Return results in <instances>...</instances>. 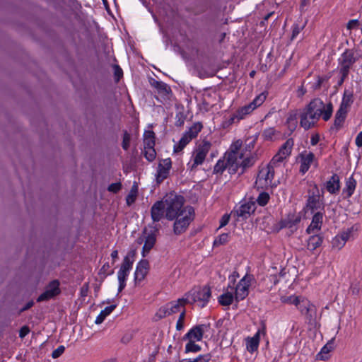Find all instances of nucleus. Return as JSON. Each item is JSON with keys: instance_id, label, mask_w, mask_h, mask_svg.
Here are the masks:
<instances>
[{"instance_id": "f257e3e1", "label": "nucleus", "mask_w": 362, "mask_h": 362, "mask_svg": "<svg viewBox=\"0 0 362 362\" xmlns=\"http://www.w3.org/2000/svg\"><path fill=\"white\" fill-rule=\"evenodd\" d=\"M333 105L331 103L327 105L320 98H315L303 109L300 115V125L305 130L313 128L320 117L328 121L332 115Z\"/></svg>"}, {"instance_id": "f03ea898", "label": "nucleus", "mask_w": 362, "mask_h": 362, "mask_svg": "<svg viewBox=\"0 0 362 362\" xmlns=\"http://www.w3.org/2000/svg\"><path fill=\"white\" fill-rule=\"evenodd\" d=\"M238 155L235 152H228L223 159H219L214 167V173L221 175L226 169L231 175L238 171Z\"/></svg>"}, {"instance_id": "7ed1b4c3", "label": "nucleus", "mask_w": 362, "mask_h": 362, "mask_svg": "<svg viewBox=\"0 0 362 362\" xmlns=\"http://www.w3.org/2000/svg\"><path fill=\"white\" fill-rule=\"evenodd\" d=\"M166 214L165 217L168 220H174L175 218L187 213V207L183 208L184 199L182 196H174L173 198L165 200Z\"/></svg>"}, {"instance_id": "20e7f679", "label": "nucleus", "mask_w": 362, "mask_h": 362, "mask_svg": "<svg viewBox=\"0 0 362 362\" xmlns=\"http://www.w3.org/2000/svg\"><path fill=\"white\" fill-rule=\"evenodd\" d=\"M211 296V291L209 286H204L198 289L191 291L185 295L187 304L197 303L200 308H204L209 303Z\"/></svg>"}, {"instance_id": "39448f33", "label": "nucleus", "mask_w": 362, "mask_h": 362, "mask_svg": "<svg viewBox=\"0 0 362 362\" xmlns=\"http://www.w3.org/2000/svg\"><path fill=\"white\" fill-rule=\"evenodd\" d=\"M310 188L308 190V198L306 200L305 207L311 212L317 209H324L325 203L323 194H320V189L317 184L310 185Z\"/></svg>"}, {"instance_id": "423d86ee", "label": "nucleus", "mask_w": 362, "mask_h": 362, "mask_svg": "<svg viewBox=\"0 0 362 362\" xmlns=\"http://www.w3.org/2000/svg\"><path fill=\"white\" fill-rule=\"evenodd\" d=\"M361 57L360 52L354 49H346L339 59V72L349 74L352 66Z\"/></svg>"}, {"instance_id": "0eeeda50", "label": "nucleus", "mask_w": 362, "mask_h": 362, "mask_svg": "<svg viewBox=\"0 0 362 362\" xmlns=\"http://www.w3.org/2000/svg\"><path fill=\"white\" fill-rule=\"evenodd\" d=\"M187 304L185 298H179L177 300L170 301L165 305L160 307L156 314L158 319H162L166 316L171 315L175 313H180L185 305Z\"/></svg>"}, {"instance_id": "6e6552de", "label": "nucleus", "mask_w": 362, "mask_h": 362, "mask_svg": "<svg viewBox=\"0 0 362 362\" xmlns=\"http://www.w3.org/2000/svg\"><path fill=\"white\" fill-rule=\"evenodd\" d=\"M194 209L192 206H187V213L182 217L175 218L173 231L176 235H180L185 232L189 226L190 222L193 220Z\"/></svg>"}, {"instance_id": "1a4fd4ad", "label": "nucleus", "mask_w": 362, "mask_h": 362, "mask_svg": "<svg viewBox=\"0 0 362 362\" xmlns=\"http://www.w3.org/2000/svg\"><path fill=\"white\" fill-rule=\"evenodd\" d=\"M255 209V201L252 198L249 202L240 204L238 208L233 210L231 214L237 218V221H239L240 218L243 221L249 218Z\"/></svg>"}, {"instance_id": "9d476101", "label": "nucleus", "mask_w": 362, "mask_h": 362, "mask_svg": "<svg viewBox=\"0 0 362 362\" xmlns=\"http://www.w3.org/2000/svg\"><path fill=\"white\" fill-rule=\"evenodd\" d=\"M211 147L210 141L204 140L197 148L194 157L193 163L190 166L191 170L196 168L198 165H202Z\"/></svg>"}, {"instance_id": "9b49d317", "label": "nucleus", "mask_w": 362, "mask_h": 362, "mask_svg": "<svg viewBox=\"0 0 362 362\" xmlns=\"http://www.w3.org/2000/svg\"><path fill=\"white\" fill-rule=\"evenodd\" d=\"M59 286L60 283L57 279L50 281L46 286L45 291L37 297V302L47 301L59 295L61 293Z\"/></svg>"}, {"instance_id": "f8f14e48", "label": "nucleus", "mask_w": 362, "mask_h": 362, "mask_svg": "<svg viewBox=\"0 0 362 362\" xmlns=\"http://www.w3.org/2000/svg\"><path fill=\"white\" fill-rule=\"evenodd\" d=\"M210 328V324L195 325L183 337V340L199 341L202 339L204 333L208 332Z\"/></svg>"}, {"instance_id": "ddd939ff", "label": "nucleus", "mask_w": 362, "mask_h": 362, "mask_svg": "<svg viewBox=\"0 0 362 362\" xmlns=\"http://www.w3.org/2000/svg\"><path fill=\"white\" fill-rule=\"evenodd\" d=\"M267 96L264 93H262L249 104L244 105L239 108L238 111V116L239 118H244V117L251 113L257 107L260 106L265 100Z\"/></svg>"}, {"instance_id": "4468645a", "label": "nucleus", "mask_w": 362, "mask_h": 362, "mask_svg": "<svg viewBox=\"0 0 362 362\" xmlns=\"http://www.w3.org/2000/svg\"><path fill=\"white\" fill-rule=\"evenodd\" d=\"M251 284V277L245 276L237 284L235 292V300L236 302L244 300L249 294V288Z\"/></svg>"}, {"instance_id": "2eb2a0df", "label": "nucleus", "mask_w": 362, "mask_h": 362, "mask_svg": "<svg viewBox=\"0 0 362 362\" xmlns=\"http://www.w3.org/2000/svg\"><path fill=\"white\" fill-rule=\"evenodd\" d=\"M171 168L172 161L170 158H165L160 160L156 174V180L158 185H160L164 181V180L168 177Z\"/></svg>"}, {"instance_id": "dca6fc26", "label": "nucleus", "mask_w": 362, "mask_h": 362, "mask_svg": "<svg viewBox=\"0 0 362 362\" xmlns=\"http://www.w3.org/2000/svg\"><path fill=\"white\" fill-rule=\"evenodd\" d=\"M294 141L293 139H287L279 148L278 152L273 156V164L283 162L291 153Z\"/></svg>"}, {"instance_id": "f3484780", "label": "nucleus", "mask_w": 362, "mask_h": 362, "mask_svg": "<svg viewBox=\"0 0 362 362\" xmlns=\"http://www.w3.org/2000/svg\"><path fill=\"white\" fill-rule=\"evenodd\" d=\"M272 160L268 163L267 168L259 170L255 182L258 188L263 189L272 186V180L269 178Z\"/></svg>"}, {"instance_id": "a211bd4d", "label": "nucleus", "mask_w": 362, "mask_h": 362, "mask_svg": "<svg viewBox=\"0 0 362 362\" xmlns=\"http://www.w3.org/2000/svg\"><path fill=\"white\" fill-rule=\"evenodd\" d=\"M301 221V216L299 214H290L288 216L281 220L279 223V229L288 228L291 233L297 230L298 225Z\"/></svg>"}, {"instance_id": "6ab92c4d", "label": "nucleus", "mask_w": 362, "mask_h": 362, "mask_svg": "<svg viewBox=\"0 0 362 362\" xmlns=\"http://www.w3.org/2000/svg\"><path fill=\"white\" fill-rule=\"evenodd\" d=\"M132 267L126 260L125 263H122L119 270L117 272V279L119 281L118 293L122 291L126 286V281Z\"/></svg>"}, {"instance_id": "aec40b11", "label": "nucleus", "mask_w": 362, "mask_h": 362, "mask_svg": "<svg viewBox=\"0 0 362 362\" xmlns=\"http://www.w3.org/2000/svg\"><path fill=\"white\" fill-rule=\"evenodd\" d=\"M148 269L149 262L147 259H141L138 262L134 272V281L136 284H139L145 279Z\"/></svg>"}, {"instance_id": "412c9836", "label": "nucleus", "mask_w": 362, "mask_h": 362, "mask_svg": "<svg viewBox=\"0 0 362 362\" xmlns=\"http://www.w3.org/2000/svg\"><path fill=\"white\" fill-rule=\"evenodd\" d=\"M165 204L163 201L156 202L151 209V216L153 222L160 221L166 213Z\"/></svg>"}, {"instance_id": "4be33fe9", "label": "nucleus", "mask_w": 362, "mask_h": 362, "mask_svg": "<svg viewBox=\"0 0 362 362\" xmlns=\"http://www.w3.org/2000/svg\"><path fill=\"white\" fill-rule=\"evenodd\" d=\"M324 213L322 211L316 212L310 224L306 229V233L310 234L314 233L315 230H320L322 228L323 222Z\"/></svg>"}, {"instance_id": "5701e85b", "label": "nucleus", "mask_w": 362, "mask_h": 362, "mask_svg": "<svg viewBox=\"0 0 362 362\" xmlns=\"http://www.w3.org/2000/svg\"><path fill=\"white\" fill-rule=\"evenodd\" d=\"M158 229H155L147 235L145 238L144 245L142 249V256L146 257L147 254L153 247L156 242V233Z\"/></svg>"}, {"instance_id": "b1692460", "label": "nucleus", "mask_w": 362, "mask_h": 362, "mask_svg": "<svg viewBox=\"0 0 362 362\" xmlns=\"http://www.w3.org/2000/svg\"><path fill=\"white\" fill-rule=\"evenodd\" d=\"M325 185L326 189L330 194H334L338 193L340 189V180L338 175H332L329 180L325 182Z\"/></svg>"}, {"instance_id": "393cba45", "label": "nucleus", "mask_w": 362, "mask_h": 362, "mask_svg": "<svg viewBox=\"0 0 362 362\" xmlns=\"http://www.w3.org/2000/svg\"><path fill=\"white\" fill-rule=\"evenodd\" d=\"M300 173L304 175L310 168L311 163L313 162L315 155L312 152L307 154L300 155Z\"/></svg>"}, {"instance_id": "a878e982", "label": "nucleus", "mask_w": 362, "mask_h": 362, "mask_svg": "<svg viewBox=\"0 0 362 362\" xmlns=\"http://www.w3.org/2000/svg\"><path fill=\"white\" fill-rule=\"evenodd\" d=\"M255 162V158L252 156H246L243 155V158L240 160L238 159V171L237 173L239 175H242L245 173V171L252 167Z\"/></svg>"}, {"instance_id": "bb28decb", "label": "nucleus", "mask_w": 362, "mask_h": 362, "mask_svg": "<svg viewBox=\"0 0 362 362\" xmlns=\"http://www.w3.org/2000/svg\"><path fill=\"white\" fill-rule=\"evenodd\" d=\"M334 339H332L329 341L320 350V351L317 354L316 358L321 361H326L329 358V353L334 348Z\"/></svg>"}, {"instance_id": "cd10ccee", "label": "nucleus", "mask_w": 362, "mask_h": 362, "mask_svg": "<svg viewBox=\"0 0 362 362\" xmlns=\"http://www.w3.org/2000/svg\"><path fill=\"white\" fill-rule=\"evenodd\" d=\"M348 110H344L342 108H339V110L337 111L334 117V125L332 129L335 128L336 130L340 129L343 124L345 121V119L346 117Z\"/></svg>"}, {"instance_id": "c85d7f7f", "label": "nucleus", "mask_w": 362, "mask_h": 362, "mask_svg": "<svg viewBox=\"0 0 362 362\" xmlns=\"http://www.w3.org/2000/svg\"><path fill=\"white\" fill-rule=\"evenodd\" d=\"M260 330H259L252 337H247L246 339V348L247 350L253 353L257 351L259 342Z\"/></svg>"}, {"instance_id": "c756f323", "label": "nucleus", "mask_w": 362, "mask_h": 362, "mask_svg": "<svg viewBox=\"0 0 362 362\" xmlns=\"http://www.w3.org/2000/svg\"><path fill=\"white\" fill-rule=\"evenodd\" d=\"M323 239V236L320 234L311 235L308 240L307 248L310 251H314L321 246Z\"/></svg>"}, {"instance_id": "7c9ffc66", "label": "nucleus", "mask_w": 362, "mask_h": 362, "mask_svg": "<svg viewBox=\"0 0 362 362\" xmlns=\"http://www.w3.org/2000/svg\"><path fill=\"white\" fill-rule=\"evenodd\" d=\"M356 184V180L354 179L353 175L346 180L345 187L343 189V194H346L345 198H349L353 195Z\"/></svg>"}, {"instance_id": "2f4dec72", "label": "nucleus", "mask_w": 362, "mask_h": 362, "mask_svg": "<svg viewBox=\"0 0 362 362\" xmlns=\"http://www.w3.org/2000/svg\"><path fill=\"white\" fill-rule=\"evenodd\" d=\"M354 102L353 91L345 90L339 108L348 110Z\"/></svg>"}, {"instance_id": "473e14b6", "label": "nucleus", "mask_w": 362, "mask_h": 362, "mask_svg": "<svg viewBox=\"0 0 362 362\" xmlns=\"http://www.w3.org/2000/svg\"><path fill=\"white\" fill-rule=\"evenodd\" d=\"M156 134L152 130H146L144 133V146L145 147L155 146Z\"/></svg>"}, {"instance_id": "72a5a7b5", "label": "nucleus", "mask_w": 362, "mask_h": 362, "mask_svg": "<svg viewBox=\"0 0 362 362\" xmlns=\"http://www.w3.org/2000/svg\"><path fill=\"white\" fill-rule=\"evenodd\" d=\"M117 307V305H111L110 306L106 307L104 310H103L100 314L97 316L95 323L97 325L101 324L105 317L109 315Z\"/></svg>"}, {"instance_id": "f704fd0d", "label": "nucleus", "mask_w": 362, "mask_h": 362, "mask_svg": "<svg viewBox=\"0 0 362 362\" xmlns=\"http://www.w3.org/2000/svg\"><path fill=\"white\" fill-rule=\"evenodd\" d=\"M235 296L232 292L227 291L218 298V303L223 306H229L232 304Z\"/></svg>"}, {"instance_id": "c9c22d12", "label": "nucleus", "mask_w": 362, "mask_h": 362, "mask_svg": "<svg viewBox=\"0 0 362 362\" xmlns=\"http://www.w3.org/2000/svg\"><path fill=\"white\" fill-rule=\"evenodd\" d=\"M151 85L156 88L160 93L168 95L170 91V88L163 81H153Z\"/></svg>"}, {"instance_id": "e433bc0d", "label": "nucleus", "mask_w": 362, "mask_h": 362, "mask_svg": "<svg viewBox=\"0 0 362 362\" xmlns=\"http://www.w3.org/2000/svg\"><path fill=\"white\" fill-rule=\"evenodd\" d=\"M192 140V136L190 137V136L184 133L178 144L175 145V151L178 152L182 151Z\"/></svg>"}, {"instance_id": "4c0bfd02", "label": "nucleus", "mask_w": 362, "mask_h": 362, "mask_svg": "<svg viewBox=\"0 0 362 362\" xmlns=\"http://www.w3.org/2000/svg\"><path fill=\"white\" fill-rule=\"evenodd\" d=\"M203 126L200 122L194 123L187 131L185 133L188 136H192V139L195 138L198 134L201 132Z\"/></svg>"}, {"instance_id": "58836bf2", "label": "nucleus", "mask_w": 362, "mask_h": 362, "mask_svg": "<svg viewBox=\"0 0 362 362\" xmlns=\"http://www.w3.org/2000/svg\"><path fill=\"white\" fill-rule=\"evenodd\" d=\"M144 156L148 161L153 162L156 157V152L154 146L145 147L144 150Z\"/></svg>"}, {"instance_id": "ea45409f", "label": "nucleus", "mask_w": 362, "mask_h": 362, "mask_svg": "<svg viewBox=\"0 0 362 362\" xmlns=\"http://www.w3.org/2000/svg\"><path fill=\"white\" fill-rule=\"evenodd\" d=\"M280 300L284 303L293 304L296 306L300 304V298L298 296H290L287 297L282 296H281Z\"/></svg>"}, {"instance_id": "a19ab883", "label": "nucleus", "mask_w": 362, "mask_h": 362, "mask_svg": "<svg viewBox=\"0 0 362 362\" xmlns=\"http://www.w3.org/2000/svg\"><path fill=\"white\" fill-rule=\"evenodd\" d=\"M195 341H188V343L185 346V353H197L201 350V346L195 344Z\"/></svg>"}, {"instance_id": "79ce46f5", "label": "nucleus", "mask_w": 362, "mask_h": 362, "mask_svg": "<svg viewBox=\"0 0 362 362\" xmlns=\"http://www.w3.org/2000/svg\"><path fill=\"white\" fill-rule=\"evenodd\" d=\"M270 197L267 192H260L256 199L257 203L259 206H265L269 201Z\"/></svg>"}, {"instance_id": "37998d69", "label": "nucleus", "mask_w": 362, "mask_h": 362, "mask_svg": "<svg viewBox=\"0 0 362 362\" xmlns=\"http://www.w3.org/2000/svg\"><path fill=\"white\" fill-rule=\"evenodd\" d=\"M229 240L228 233H222L214 240V246L222 245L227 243Z\"/></svg>"}, {"instance_id": "c03bdc74", "label": "nucleus", "mask_w": 362, "mask_h": 362, "mask_svg": "<svg viewBox=\"0 0 362 362\" xmlns=\"http://www.w3.org/2000/svg\"><path fill=\"white\" fill-rule=\"evenodd\" d=\"M211 360V355L210 354H204V355H199L196 358H194L193 360L189 359H183L180 361L179 362H209Z\"/></svg>"}, {"instance_id": "a18cd8bd", "label": "nucleus", "mask_w": 362, "mask_h": 362, "mask_svg": "<svg viewBox=\"0 0 362 362\" xmlns=\"http://www.w3.org/2000/svg\"><path fill=\"white\" fill-rule=\"evenodd\" d=\"M241 142H240L239 141H237L236 142H235L231 146H230V151L229 152H235L237 153L238 155V160L240 159H243V153H240V148L241 147Z\"/></svg>"}, {"instance_id": "49530a36", "label": "nucleus", "mask_w": 362, "mask_h": 362, "mask_svg": "<svg viewBox=\"0 0 362 362\" xmlns=\"http://www.w3.org/2000/svg\"><path fill=\"white\" fill-rule=\"evenodd\" d=\"M352 233V230L351 229H348L346 231H344L341 233L340 235H339L341 238V242L339 245H338L339 247H344L346 242L349 239Z\"/></svg>"}, {"instance_id": "de8ad7c7", "label": "nucleus", "mask_w": 362, "mask_h": 362, "mask_svg": "<svg viewBox=\"0 0 362 362\" xmlns=\"http://www.w3.org/2000/svg\"><path fill=\"white\" fill-rule=\"evenodd\" d=\"M186 315V310L185 308H183L182 310L181 313L180 314L179 318L176 323V329L177 330H182L184 327V320Z\"/></svg>"}, {"instance_id": "09e8293b", "label": "nucleus", "mask_w": 362, "mask_h": 362, "mask_svg": "<svg viewBox=\"0 0 362 362\" xmlns=\"http://www.w3.org/2000/svg\"><path fill=\"white\" fill-rule=\"evenodd\" d=\"M130 140H131V136L130 134L127 132L124 131L123 134V140L122 143V146L124 150L127 151L129 148L130 145Z\"/></svg>"}, {"instance_id": "8fccbe9b", "label": "nucleus", "mask_w": 362, "mask_h": 362, "mask_svg": "<svg viewBox=\"0 0 362 362\" xmlns=\"http://www.w3.org/2000/svg\"><path fill=\"white\" fill-rule=\"evenodd\" d=\"M303 28H304V25H300L298 23L293 24L292 26L291 40L295 39Z\"/></svg>"}, {"instance_id": "3c124183", "label": "nucleus", "mask_w": 362, "mask_h": 362, "mask_svg": "<svg viewBox=\"0 0 362 362\" xmlns=\"http://www.w3.org/2000/svg\"><path fill=\"white\" fill-rule=\"evenodd\" d=\"M135 255H136L135 250L129 251L128 252V254L124 257L122 263H125V262L127 260L130 264L131 267H132Z\"/></svg>"}, {"instance_id": "603ef678", "label": "nucleus", "mask_w": 362, "mask_h": 362, "mask_svg": "<svg viewBox=\"0 0 362 362\" xmlns=\"http://www.w3.org/2000/svg\"><path fill=\"white\" fill-rule=\"evenodd\" d=\"M135 255H136L135 250L129 251L128 252V254L124 257L122 263H125V262L127 260L130 264L131 267H132Z\"/></svg>"}, {"instance_id": "864d4df0", "label": "nucleus", "mask_w": 362, "mask_h": 362, "mask_svg": "<svg viewBox=\"0 0 362 362\" xmlns=\"http://www.w3.org/2000/svg\"><path fill=\"white\" fill-rule=\"evenodd\" d=\"M114 76L116 82H118L123 76L122 69L119 65H114Z\"/></svg>"}, {"instance_id": "5fc2aeb1", "label": "nucleus", "mask_w": 362, "mask_h": 362, "mask_svg": "<svg viewBox=\"0 0 362 362\" xmlns=\"http://www.w3.org/2000/svg\"><path fill=\"white\" fill-rule=\"evenodd\" d=\"M121 189L122 184L120 182L112 183L107 187V190L113 193H117Z\"/></svg>"}, {"instance_id": "6e6d98bb", "label": "nucleus", "mask_w": 362, "mask_h": 362, "mask_svg": "<svg viewBox=\"0 0 362 362\" xmlns=\"http://www.w3.org/2000/svg\"><path fill=\"white\" fill-rule=\"evenodd\" d=\"M360 25V22L357 19H352L349 21L346 24V29L349 30H351L352 29L357 28Z\"/></svg>"}, {"instance_id": "4d7b16f0", "label": "nucleus", "mask_w": 362, "mask_h": 362, "mask_svg": "<svg viewBox=\"0 0 362 362\" xmlns=\"http://www.w3.org/2000/svg\"><path fill=\"white\" fill-rule=\"evenodd\" d=\"M65 350V347L62 345L58 346L55 350H54L52 353V357L53 358H59Z\"/></svg>"}, {"instance_id": "13d9d810", "label": "nucleus", "mask_w": 362, "mask_h": 362, "mask_svg": "<svg viewBox=\"0 0 362 362\" xmlns=\"http://www.w3.org/2000/svg\"><path fill=\"white\" fill-rule=\"evenodd\" d=\"M175 119L176 120L175 124L177 127H181L182 125L184 124L185 118L184 117L182 113L179 112L178 114L176 115Z\"/></svg>"}, {"instance_id": "bf43d9fd", "label": "nucleus", "mask_w": 362, "mask_h": 362, "mask_svg": "<svg viewBox=\"0 0 362 362\" xmlns=\"http://www.w3.org/2000/svg\"><path fill=\"white\" fill-rule=\"evenodd\" d=\"M230 215L225 214L220 220V228L226 226L230 221Z\"/></svg>"}, {"instance_id": "052dcab7", "label": "nucleus", "mask_w": 362, "mask_h": 362, "mask_svg": "<svg viewBox=\"0 0 362 362\" xmlns=\"http://www.w3.org/2000/svg\"><path fill=\"white\" fill-rule=\"evenodd\" d=\"M30 332V328L27 325L23 326L19 330V337L23 339Z\"/></svg>"}, {"instance_id": "680f3d73", "label": "nucleus", "mask_w": 362, "mask_h": 362, "mask_svg": "<svg viewBox=\"0 0 362 362\" xmlns=\"http://www.w3.org/2000/svg\"><path fill=\"white\" fill-rule=\"evenodd\" d=\"M262 137L264 140L272 139V128L266 129L262 133Z\"/></svg>"}, {"instance_id": "e2e57ef3", "label": "nucleus", "mask_w": 362, "mask_h": 362, "mask_svg": "<svg viewBox=\"0 0 362 362\" xmlns=\"http://www.w3.org/2000/svg\"><path fill=\"white\" fill-rule=\"evenodd\" d=\"M110 268V265H109V263H105L100 269V274H113V270H112L110 272H107V269Z\"/></svg>"}, {"instance_id": "0e129e2a", "label": "nucleus", "mask_w": 362, "mask_h": 362, "mask_svg": "<svg viewBox=\"0 0 362 362\" xmlns=\"http://www.w3.org/2000/svg\"><path fill=\"white\" fill-rule=\"evenodd\" d=\"M341 242V238L339 235H337L332 240V245L334 247H336L337 249H341L343 247H339L338 245H339Z\"/></svg>"}, {"instance_id": "69168bd1", "label": "nucleus", "mask_w": 362, "mask_h": 362, "mask_svg": "<svg viewBox=\"0 0 362 362\" xmlns=\"http://www.w3.org/2000/svg\"><path fill=\"white\" fill-rule=\"evenodd\" d=\"M355 143L358 148L362 147V132H360L356 136Z\"/></svg>"}, {"instance_id": "338daca9", "label": "nucleus", "mask_w": 362, "mask_h": 362, "mask_svg": "<svg viewBox=\"0 0 362 362\" xmlns=\"http://www.w3.org/2000/svg\"><path fill=\"white\" fill-rule=\"evenodd\" d=\"M34 305V302L33 300H30L20 310L21 313H23L25 310H29L30 308H32Z\"/></svg>"}, {"instance_id": "774afa93", "label": "nucleus", "mask_w": 362, "mask_h": 362, "mask_svg": "<svg viewBox=\"0 0 362 362\" xmlns=\"http://www.w3.org/2000/svg\"><path fill=\"white\" fill-rule=\"evenodd\" d=\"M132 337V334H126L122 337L121 341L124 344H127L131 341Z\"/></svg>"}]
</instances>
